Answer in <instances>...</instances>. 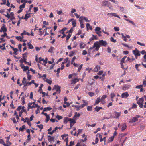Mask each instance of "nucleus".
<instances>
[{
	"instance_id": "58836bf2",
	"label": "nucleus",
	"mask_w": 146,
	"mask_h": 146,
	"mask_svg": "<svg viewBox=\"0 0 146 146\" xmlns=\"http://www.w3.org/2000/svg\"><path fill=\"white\" fill-rule=\"evenodd\" d=\"M101 29L100 27H97L95 29V32H96L97 31H100Z\"/></svg>"
},
{
	"instance_id": "774afa93",
	"label": "nucleus",
	"mask_w": 146,
	"mask_h": 146,
	"mask_svg": "<svg viewBox=\"0 0 146 146\" xmlns=\"http://www.w3.org/2000/svg\"><path fill=\"white\" fill-rule=\"evenodd\" d=\"M74 145V142L73 141H70V144L68 146H72V145Z\"/></svg>"
},
{
	"instance_id": "6e6d98bb",
	"label": "nucleus",
	"mask_w": 146,
	"mask_h": 146,
	"mask_svg": "<svg viewBox=\"0 0 146 146\" xmlns=\"http://www.w3.org/2000/svg\"><path fill=\"white\" fill-rule=\"evenodd\" d=\"M106 75L105 73H104L102 75V78L101 80L103 81L105 79V76Z\"/></svg>"
},
{
	"instance_id": "2eb2a0df",
	"label": "nucleus",
	"mask_w": 146,
	"mask_h": 146,
	"mask_svg": "<svg viewBox=\"0 0 146 146\" xmlns=\"http://www.w3.org/2000/svg\"><path fill=\"white\" fill-rule=\"evenodd\" d=\"M31 14L30 13H29L27 14H26L25 15V16L24 18V19L25 20H27L29 18L31 17Z\"/></svg>"
},
{
	"instance_id": "c756f323",
	"label": "nucleus",
	"mask_w": 146,
	"mask_h": 146,
	"mask_svg": "<svg viewBox=\"0 0 146 146\" xmlns=\"http://www.w3.org/2000/svg\"><path fill=\"white\" fill-rule=\"evenodd\" d=\"M85 45L84 44L83 42H81L80 43V48H83L85 47Z\"/></svg>"
},
{
	"instance_id": "4c0bfd02",
	"label": "nucleus",
	"mask_w": 146,
	"mask_h": 146,
	"mask_svg": "<svg viewBox=\"0 0 146 146\" xmlns=\"http://www.w3.org/2000/svg\"><path fill=\"white\" fill-rule=\"evenodd\" d=\"M46 119L45 121L46 123H47L50 119L49 115H47V116H46Z\"/></svg>"
},
{
	"instance_id": "4d7b16f0",
	"label": "nucleus",
	"mask_w": 146,
	"mask_h": 146,
	"mask_svg": "<svg viewBox=\"0 0 146 146\" xmlns=\"http://www.w3.org/2000/svg\"><path fill=\"white\" fill-rule=\"evenodd\" d=\"M137 44L139 45H141V46H145V44H144V43H141L139 42H137Z\"/></svg>"
},
{
	"instance_id": "7c9ffc66",
	"label": "nucleus",
	"mask_w": 146,
	"mask_h": 146,
	"mask_svg": "<svg viewBox=\"0 0 146 146\" xmlns=\"http://www.w3.org/2000/svg\"><path fill=\"white\" fill-rule=\"evenodd\" d=\"M28 45V48L30 49H32L33 48V46L31 44H30V43H27Z\"/></svg>"
},
{
	"instance_id": "052dcab7",
	"label": "nucleus",
	"mask_w": 146,
	"mask_h": 146,
	"mask_svg": "<svg viewBox=\"0 0 146 146\" xmlns=\"http://www.w3.org/2000/svg\"><path fill=\"white\" fill-rule=\"evenodd\" d=\"M114 29L116 31H118L119 30V27H114Z\"/></svg>"
},
{
	"instance_id": "4be33fe9",
	"label": "nucleus",
	"mask_w": 146,
	"mask_h": 146,
	"mask_svg": "<svg viewBox=\"0 0 146 146\" xmlns=\"http://www.w3.org/2000/svg\"><path fill=\"white\" fill-rule=\"evenodd\" d=\"M25 128V126L24 125H22L21 127H20L19 129V131H21L23 132L24 131V129Z\"/></svg>"
},
{
	"instance_id": "69168bd1",
	"label": "nucleus",
	"mask_w": 146,
	"mask_h": 146,
	"mask_svg": "<svg viewBox=\"0 0 146 146\" xmlns=\"http://www.w3.org/2000/svg\"><path fill=\"white\" fill-rule=\"evenodd\" d=\"M107 97V96L106 95H104L102 96V97L101 98V100H103L106 98Z\"/></svg>"
},
{
	"instance_id": "f704fd0d",
	"label": "nucleus",
	"mask_w": 146,
	"mask_h": 146,
	"mask_svg": "<svg viewBox=\"0 0 146 146\" xmlns=\"http://www.w3.org/2000/svg\"><path fill=\"white\" fill-rule=\"evenodd\" d=\"M35 107H38V108H40V106H38L37 104H35L34 105H33L31 107V109L33 108H35Z\"/></svg>"
},
{
	"instance_id": "dca6fc26",
	"label": "nucleus",
	"mask_w": 146,
	"mask_h": 146,
	"mask_svg": "<svg viewBox=\"0 0 146 146\" xmlns=\"http://www.w3.org/2000/svg\"><path fill=\"white\" fill-rule=\"evenodd\" d=\"M100 69V66L99 65L97 66L94 69V70L95 72H97Z\"/></svg>"
},
{
	"instance_id": "2f4dec72",
	"label": "nucleus",
	"mask_w": 146,
	"mask_h": 146,
	"mask_svg": "<svg viewBox=\"0 0 146 146\" xmlns=\"http://www.w3.org/2000/svg\"><path fill=\"white\" fill-rule=\"evenodd\" d=\"M76 20H73L72 22V24L73 27H75L76 26Z\"/></svg>"
},
{
	"instance_id": "aec40b11",
	"label": "nucleus",
	"mask_w": 146,
	"mask_h": 146,
	"mask_svg": "<svg viewBox=\"0 0 146 146\" xmlns=\"http://www.w3.org/2000/svg\"><path fill=\"white\" fill-rule=\"evenodd\" d=\"M127 126L125 123H124L122 125L121 131H123L126 128Z\"/></svg>"
},
{
	"instance_id": "338daca9",
	"label": "nucleus",
	"mask_w": 146,
	"mask_h": 146,
	"mask_svg": "<svg viewBox=\"0 0 146 146\" xmlns=\"http://www.w3.org/2000/svg\"><path fill=\"white\" fill-rule=\"evenodd\" d=\"M143 85L144 87H145L146 86V81L145 80H143Z\"/></svg>"
},
{
	"instance_id": "3c124183",
	"label": "nucleus",
	"mask_w": 146,
	"mask_h": 146,
	"mask_svg": "<svg viewBox=\"0 0 146 146\" xmlns=\"http://www.w3.org/2000/svg\"><path fill=\"white\" fill-rule=\"evenodd\" d=\"M110 40L114 43H115L116 41L114 39V38L113 37H111L110 38Z\"/></svg>"
},
{
	"instance_id": "0e129e2a",
	"label": "nucleus",
	"mask_w": 146,
	"mask_h": 146,
	"mask_svg": "<svg viewBox=\"0 0 146 146\" xmlns=\"http://www.w3.org/2000/svg\"><path fill=\"white\" fill-rule=\"evenodd\" d=\"M38 10V7H34V12L35 13Z\"/></svg>"
},
{
	"instance_id": "c85d7f7f",
	"label": "nucleus",
	"mask_w": 146,
	"mask_h": 146,
	"mask_svg": "<svg viewBox=\"0 0 146 146\" xmlns=\"http://www.w3.org/2000/svg\"><path fill=\"white\" fill-rule=\"evenodd\" d=\"M130 87V86L128 85H125L123 88V89L124 90H126L128 89Z\"/></svg>"
},
{
	"instance_id": "4468645a",
	"label": "nucleus",
	"mask_w": 146,
	"mask_h": 146,
	"mask_svg": "<svg viewBox=\"0 0 146 146\" xmlns=\"http://www.w3.org/2000/svg\"><path fill=\"white\" fill-rule=\"evenodd\" d=\"M115 116L114 118H118L120 116V113H118L117 112H115Z\"/></svg>"
},
{
	"instance_id": "5701e85b",
	"label": "nucleus",
	"mask_w": 146,
	"mask_h": 146,
	"mask_svg": "<svg viewBox=\"0 0 146 146\" xmlns=\"http://www.w3.org/2000/svg\"><path fill=\"white\" fill-rule=\"evenodd\" d=\"M79 80L77 78L74 79L73 80L71 84H74L76 83V82L79 81Z\"/></svg>"
},
{
	"instance_id": "79ce46f5",
	"label": "nucleus",
	"mask_w": 146,
	"mask_h": 146,
	"mask_svg": "<svg viewBox=\"0 0 146 146\" xmlns=\"http://www.w3.org/2000/svg\"><path fill=\"white\" fill-rule=\"evenodd\" d=\"M36 126L41 129H42L43 128V125L42 124H40V125H37Z\"/></svg>"
},
{
	"instance_id": "a18cd8bd",
	"label": "nucleus",
	"mask_w": 146,
	"mask_h": 146,
	"mask_svg": "<svg viewBox=\"0 0 146 146\" xmlns=\"http://www.w3.org/2000/svg\"><path fill=\"white\" fill-rule=\"evenodd\" d=\"M56 118H57L58 120H60L62 119V118L63 117L59 115H57L56 117Z\"/></svg>"
},
{
	"instance_id": "864d4df0",
	"label": "nucleus",
	"mask_w": 146,
	"mask_h": 146,
	"mask_svg": "<svg viewBox=\"0 0 146 146\" xmlns=\"http://www.w3.org/2000/svg\"><path fill=\"white\" fill-rule=\"evenodd\" d=\"M18 47L19 50V51L20 52H21V48L22 47L21 44H19L18 45Z\"/></svg>"
},
{
	"instance_id": "6e6552de",
	"label": "nucleus",
	"mask_w": 146,
	"mask_h": 146,
	"mask_svg": "<svg viewBox=\"0 0 146 146\" xmlns=\"http://www.w3.org/2000/svg\"><path fill=\"white\" fill-rule=\"evenodd\" d=\"M138 120V119H137V118L135 117H133L132 119H131L129 121V123H134L136 121H137Z\"/></svg>"
},
{
	"instance_id": "37998d69",
	"label": "nucleus",
	"mask_w": 146,
	"mask_h": 146,
	"mask_svg": "<svg viewBox=\"0 0 146 146\" xmlns=\"http://www.w3.org/2000/svg\"><path fill=\"white\" fill-rule=\"evenodd\" d=\"M80 116V114L79 113H77V112H76L75 113V114L73 117V118H74L76 117H79Z\"/></svg>"
},
{
	"instance_id": "473e14b6",
	"label": "nucleus",
	"mask_w": 146,
	"mask_h": 146,
	"mask_svg": "<svg viewBox=\"0 0 146 146\" xmlns=\"http://www.w3.org/2000/svg\"><path fill=\"white\" fill-rule=\"evenodd\" d=\"M54 49V47H51L48 50V52L51 53H53V49Z\"/></svg>"
},
{
	"instance_id": "0eeeda50",
	"label": "nucleus",
	"mask_w": 146,
	"mask_h": 146,
	"mask_svg": "<svg viewBox=\"0 0 146 146\" xmlns=\"http://www.w3.org/2000/svg\"><path fill=\"white\" fill-rule=\"evenodd\" d=\"M127 58L126 56H125L121 59V62H120V64L121 65V68H123L124 67V66L123 65V63H124L125 62V58Z\"/></svg>"
},
{
	"instance_id": "a211bd4d",
	"label": "nucleus",
	"mask_w": 146,
	"mask_h": 146,
	"mask_svg": "<svg viewBox=\"0 0 146 146\" xmlns=\"http://www.w3.org/2000/svg\"><path fill=\"white\" fill-rule=\"evenodd\" d=\"M75 120L71 118H70V119L69 120V121L70 122V123H73V124H75L76 122L75 121V120H76V119H74Z\"/></svg>"
},
{
	"instance_id": "cd10ccee",
	"label": "nucleus",
	"mask_w": 146,
	"mask_h": 146,
	"mask_svg": "<svg viewBox=\"0 0 146 146\" xmlns=\"http://www.w3.org/2000/svg\"><path fill=\"white\" fill-rule=\"evenodd\" d=\"M79 21L80 24V27L82 28H84V25L82 20H79Z\"/></svg>"
},
{
	"instance_id": "bb28decb",
	"label": "nucleus",
	"mask_w": 146,
	"mask_h": 146,
	"mask_svg": "<svg viewBox=\"0 0 146 146\" xmlns=\"http://www.w3.org/2000/svg\"><path fill=\"white\" fill-rule=\"evenodd\" d=\"M83 101L84 103V104H82L81 105L82 108L84 107L85 106H87L88 104L87 102H86L84 100H83Z\"/></svg>"
},
{
	"instance_id": "39448f33",
	"label": "nucleus",
	"mask_w": 146,
	"mask_h": 146,
	"mask_svg": "<svg viewBox=\"0 0 146 146\" xmlns=\"http://www.w3.org/2000/svg\"><path fill=\"white\" fill-rule=\"evenodd\" d=\"M60 87L57 85H55L53 88V90H55L58 93H60L61 92Z\"/></svg>"
},
{
	"instance_id": "13d9d810",
	"label": "nucleus",
	"mask_w": 146,
	"mask_h": 146,
	"mask_svg": "<svg viewBox=\"0 0 146 146\" xmlns=\"http://www.w3.org/2000/svg\"><path fill=\"white\" fill-rule=\"evenodd\" d=\"M137 44L139 45H141V46H145V44H144V43H141L139 42H137Z\"/></svg>"
},
{
	"instance_id": "412c9836",
	"label": "nucleus",
	"mask_w": 146,
	"mask_h": 146,
	"mask_svg": "<svg viewBox=\"0 0 146 146\" xmlns=\"http://www.w3.org/2000/svg\"><path fill=\"white\" fill-rule=\"evenodd\" d=\"M135 60V59L134 58H132L131 59L129 57H128L127 58V59L126 60V62H127V61H129L130 62H131Z\"/></svg>"
},
{
	"instance_id": "f03ea898",
	"label": "nucleus",
	"mask_w": 146,
	"mask_h": 146,
	"mask_svg": "<svg viewBox=\"0 0 146 146\" xmlns=\"http://www.w3.org/2000/svg\"><path fill=\"white\" fill-rule=\"evenodd\" d=\"M144 99L143 98H140L137 102V104L139 105L140 107L143 108Z\"/></svg>"
},
{
	"instance_id": "a878e982",
	"label": "nucleus",
	"mask_w": 146,
	"mask_h": 146,
	"mask_svg": "<svg viewBox=\"0 0 146 146\" xmlns=\"http://www.w3.org/2000/svg\"><path fill=\"white\" fill-rule=\"evenodd\" d=\"M80 19H82V20H85L87 22H89L90 21L88 20L87 18L86 17H84L83 16H81L80 17Z\"/></svg>"
},
{
	"instance_id": "bf43d9fd",
	"label": "nucleus",
	"mask_w": 146,
	"mask_h": 146,
	"mask_svg": "<svg viewBox=\"0 0 146 146\" xmlns=\"http://www.w3.org/2000/svg\"><path fill=\"white\" fill-rule=\"evenodd\" d=\"M115 96V95L114 93H112L111 94V97L112 99H113Z\"/></svg>"
},
{
	"instance_id": "49530a36",
	"label": "nucleus",
	"mask_w": 146,
	"mask_h": 146,
	"mask_svg": "<svg viewBox=\"0 0 146 146\" xmlns=\"http://www.w3.org/2000/svg\"><path fill=\"white\" fill-rule=\"evenodd\" d=\"M74 52L73 51H71L70 52L69 54V56L70 57H71L73 56L74 54Z\"/></svg>"
},
{
	"instance_id": "8fccbe9b",
	"label": "nucleus",
	"mask_w": 146,
	"mask_h": 146,
	"mask_svg": "<svg viewBox=\"0 0 146 146\" xmlns=\"http://www.w3.org/2000/svg\"><path fill=\"white\" fill-rule=\"evenodd\" d=\"M83 66V64H82L80 65L79 67L78 68V72H80L81 70V68H82V66Z\"/></svg>"
},
{
	"instance_id": "b1692460",
	"label": "nucleus",
	"mask_w": 146,
	"mask_h": 146,
	"mask_svg": "<svg viewBox=\"0 0 146 146\" xmlns=\"http://www.w3.org/2000/svg\"><path fill=\"white\" fill-rule=\"evenodd\" d=\"M102 109V107H98V106H96V107L95 108V110L97 112L99 111L100 110Z\"/></svg>"
},
{
	"instance_id": "09e8293b",
	"label": "nucleus",
	"mask_w": 146,
	"mask_h": 146,
	"mask_svg": "<svg viewBox=\"0 0 146 146\" xmlns=\"http://www.w3.org/2000/svg\"><path fill=\"white\" fill-rule=\"evenodd\" d=\"M25 3H24L22 5H20V6H19V8L20 9H21L22 8H24L25 7Z\"/></svg>"
},
{
	"instance_id": "1a4fd4ad",
	"label": "nucleus",
	"mask_w": 146,
	"mask_h": 146,
	"mask_svg": "<svg viewBox=\"0 0 146 146\" xmlns=\"http://www.w3.org/2000/svg\"><path fill=\"white\" fill-rule=\"evenodd\" d=\"M3 26L1 28V29L0 30V32H6L7 31V28L5 27V25L4 24H3Z\"/></svg>"
},
{
	"instance_id": "ddd939ff",
	"label": "nucleus",
	"mask_w": 146,
	"mask_h": 146,
	"mask_svg": "<svg viewBox=\"0 0 146 146\" xmlns=\"http://www.w3.org/2000/svg\"><path fill=\"white\" fill-rule=\"evenodd\" d=\"M129 94H128L127 92H126L125 93H123L121 95L122 98H127L129 96Z\"/></svg>"
},
{
	"instance_id": "20e7f679",
	"label": "nucleus",
	"mask_w": 146,
	"mask_h": 146,
	"mask_svg": "<svg viewBox=\"0 0 146 146\" xmlns=\"http://www.w3.org/2000/svg\"><path fill=\"white\" fill-rule=\"evenodd\" d=\"M98 42V44L100 46V45H101L105 46L107 44L106 41H103L102 40H99Z\"/></svg>"
},
{
	"instance_id": "423d86ee",
	"label": "nucleus",
	"mask_w": 146,
	"mask_h": 146,
	"mask_svg": "<svg viewBox=\"0 0 146 146\" xmlns=\"http://www.w3.org/2000/svg\"><path fill=\"white\" fill-rule=\"evenodd\" d=\"M133 52L135 55H137L138 56L140 55L139 52L137 48H136L135 50H133Z\"/></svg>"
},
{
	"instance_id": "c03bdc74",
	"label": "nucleus",
	"mask_w": 146,
	"mask_h": 146,
	"mask_svg": "<svg viewBox=\"0 0 146 146\" xmlns=\"http://www.w3.org/2000/svg\"><path fill=\"white\" fill-rule=\"evenodd\" d=\"M46 81L50 84H52V81L51 80H49L48 79H47Z\"/></svg>"
},
{
	"instance_id": "603ef678",
	"label": "nucleus",
	"mask_w": 146,
	"mask_h": 146,
	"mask_svg": "<svg viewBox=\"0 0 146 146\" xmlns=\"http://www.w3.org/2000/svg\"><path fill=\"white\" fill-rule=\"evenodd\" d=\"M145 127V125H144L141 124L140 125V129L143 130L144 129Z\"/></svg>"
},
{
	"instance_id": "5fc2aeb1",
	"label": "nucleus",
	"mask_w": 146,
	"mask_h": 146,
	"mask_svg": "<svg viewBox=\"0 0 146 146\" xmlns=\"http://www.w3.org/2000/svg\"><path fill=\"white\" fill-rule=\"evenodd\" d=\"M114 136H112L110 137L109 139V141L110 142L112 141L114 139Z\"/></svg>"
},
{
	"instance_id": "9d476101",
	"label": "nucleus",
	"mask_w": 146,
	"mask_h": 146,
	"mask_svg": "<svg viewBox=\"0 0 146 146\" xmlns=\"http://www.w3.org/2000/svg\"><path fill=\"white\" fill-rule=\"evenodd\" d=\"M21 66L22 69H23V71H26L27 70H28L29 67L27 66H24L23 64L21 65Z\"/></svg>"
},
{
	"instance_id": "ea45409f",
	"label": "nucleus",
	"mask_w": 146,
	"mask_h": 146,
	"mask_svg": "<svg viewBox=\"0 0 146 146\" xmlns=\"http://www.w3.org/2000/svg\"><path fill=\"white\" fill-rule=\"evenodd\" d=\"M87 110L88 111H91L92 110V107L90 106H88L87 107Z\"/></svg>"
},
{
	"instance_id": "f8f14e48",
	"label": "nucleus",
	"mask_w": 146,
	"mask_h": 146,
	"mask_svg": "<svg viewBox=\"0 0 146 146\" xmlns=\"http://www.w3.org/2000/svg\"><path fill=\"white\" fill-rule=\"evenodd\" d=\"M54 139V137H52L51 136L49 135L48 136V139L49 142L53 141Z\"/></svg>"
},
{
	"instance_id": "680f3d73",
	"label": "nucleus",
	"mask_w": 146,
	"mask_h": 146,
	"mask_svg": "<svg viewBox=\"0 0 146 146\" xmlns=\"http://www.w3.org/2000/svg\"><path fill=\"white\" fill-rule=\"evenodd\" d=\"M11 120L13 121V122L14 123H17L16 121V120L15 119V117L13 118H11Z\"/></svg>"
},
{
	"instance_id": "6ab92c4d",
	"label": "nucleus",
	"mask_w": 146,
	"mask_h": 146,
	"mask_svg": "<svg viewBox=\"0 0 146 146\" xmlns=\"http://www.w3.org/2000/svg\"><path fill=\"white\" fill-rule=\"evenodd\" d=\"M70 119V118L67 117H65L64 119V123L65 124H66L68 121H69V120Z\"/></svg>"
},
{
	"instance_id": "de8ad7c7",
	"label": "nucleus",
	"mask_w": 146,
	"mask_h": 146,
	"mask_svg": "<svg viewBox=\"0 0 146 146\" xmlns=\"http://www.w3.org/2000/svg\"><path fill=\"white\" fill-rule=\"evenodd\" d=\"M94 80L93 79H90V80H89V83L91 85H92L93 84V81Z\"/></svg>"
},
{
	"instance_id": "7ed1b4c3",
	"label": "nucleus",
	"mask_w": 146,
	"mask_h": 146,
	"mask_svg": "<svg viewBox=\"0 0 146 146\" xmlns=\"http://www.w3.org/2000/svg\"><path fill=\"white\" fill-rule=\"evenodd\" d=\"M107 15L109 17H111L112 16H114L116 17L119 19L120 18V17L115 13H108L107 14Z\"/></svg>"
},
{
	"instance_id": "e2e57ef3",
	"label": "nucleus",
	"mask_w": 146,
	"mask_h": 146,
	"mask_svg": "<svg viewBox=\"0 0 146 146\" xmlns=\"http://www.w3.org/2000/svg\"><path fill=\"white\" fill-rule=\"evenodd\" d=\"M16 38L17 39L19 40H20L21 41V37L20 36H16Z\"/></svg>"
},
{
	"instance_id": "72a5a7b5",
	"label": "nucleus",
	"mask_w": 146,
	"mask_h": 146,
	"mask_svg": "<svg viewBox=\"0 0 146 146\" xmlns=\"http://www.w3.org/2000/svg\"><path fill=\"white\" fill-rule=\"evenodd\" d=\"M13 50L14 51V54L16 55H17V52L18 51V50L17 48H15L13 49Z\"/></svg>"
},
{
	"instance_id": "f3484780",
	"label": "nucleus",
	"mask_w": 146,
	"mask_h": 146,
	"mask_svg": "<svg viewBox=\"0 0 146 146\" xmlns=\"http://www.w3.org/2000/svg\"><path fill=\"white\" fill-rule=\"evenodd\" d=\"M101 100V99L100 97L98 98L96 100L94 105H95L98 104L100 102Z\"/></svg>"
},
{
	"instance_id": "393cba45",
	"label": "nucleus",
	"mask_w": 146,
	"mask_h": 146,
	"mask_svg": "<svg viewBox=\"0 0 146 146\" xmlns=\"http://www.w3.org/2000/svg\"><path fill=\"white\" fill-rule=\"evenodd\" d=\"M76 108L77 111H79L80 109L82 108V107L81 105L78 106L76 105L74 106Z\"/></svg>"
},
{
	"instance_id": "c9c22d12",
	"label": "nucleus",
	"mask_w": 146,
	"mask_h": 146,
	"mask_svg": "<svg viewBox=\"0 0 146 146\" xmlns=\"http://www.w3.org/2000/svg\"><path fill=\"white\" fill-rule=\"evenodd\" d=\"M126 21H129V23H131L132 24H133V25H135V23L133 22V21H130V20H129V19H125Z\"/></svg>"
},
{
	"instance_id": "f257e3e1",
	"label": "nucleus",
	"mask_w": 146,
	"mask_h": 146,
	"mask_svg": "<svg viewBox=\"0 0 146 146\" xmlns=\"http://www.w3.org/2000/svg\"><path fill=\"white\" fill-rule=\"evenodd\" d=\"M98 41H97L96 42H95L94 44V45L92 47H90V50L92 49L93 48L96 47L95 50L96 51H98L100 47V46L98 44Z\"/></svg>"
},
{
	"instance_id": "9b49d317",
	"label": "nucleus",
	"mask_w": 146,
	"mask_h": 146,
	"mask_svg": "<svg viewBox=\"0 0 146 146\" xmlns=\"http://www.w3.org/2000/svg\"><path fill=\"white\" fill-rule=\"evenodd\" d=\"M102 5L103 6H107L108 7L110 8L108 5V2L106 1H103L102 3Z\"/></svg>"
},
{
	"instance_id": "a19ab883",
	"label": "nucleus",
	"mask_w": 146,
	"mask_h": 146,
	"mask_svg": "<svg viewBox=\"0 0 146 146\" xmlns=\"http://www.w3.org/2000/svg\"><path fill=\"white\" fill-rule=\"evenodd\" d=\"M27 59H24V62L26 64H28V65L31 66V63H29L27 62L26 61Z\"/></svg>"
},
{
	"instance_id": "e433bc0d",
	"label": "nucleus",
	"mask_w": 146,
	"mask_h": 146,
	"mask_svg": "<svg viewBox=\"0 0 146 146\" xmlns=\"http://www.w3.org/2000/svg\"><path fill=\"white\" fill-rule=\"evenodd\" d=\"M22 82L23 84H24L25 83H27V82L26 81V78L25 77L23 78Z\"/></svg>"
}]
</instances>
